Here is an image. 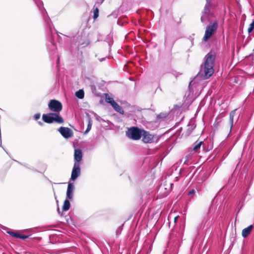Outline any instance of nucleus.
<instances>
[{
	"mask_svg": "<svg viewBox=\"0 0 254 254\" xmlns=\"http://www.w3.org/2000/svg\"><path fill=\"white\" fill-rule=\"evenodd\" d=\"M91 126H92L91 121L90 120H89L87 128L84 132L85 134L87 133L89 131V130L91 129Z\"/></svg>",
	"mask_w": 254,
	"mask_h": 254,
	"instance_id": "obj_20",
	"label": "nucleus"
},
{
	"mask_svg": "<svg viewBox=\"0 0 254 254\" xmlns=\"http://www.w3.org/2000/svg\"><path fill=\"white\" fill-rule=\"evenodd\" d=\"M9 234L11 236L15 237V235H19L18 234H16L13 232H9Z\"/></svg>",
	"mask_w": 254,
	"mask_h": 254,
	"instance_id": "obj_24",
	"label": "nucleus"
},
{
	"mask_svg": "<svg viewBox=\"0 0 254 254\" xmlns=\"http://www.w3.org/2000/svg\"><path fill=\"white\" fill-rule=\"evenodd\" d=\"M216 58L214 52H210L207 54L205 58V63L203 65H201L198 75L192 80L189 85L190 88L195 87L199 77L207 79L210 77L214 72L213 65Z\"/></svg>",
	"mask_w": 254,
	"mask_h": 254,
	"instance_id": "obj_1",
	"label": "nucleus"
},
{
	"mask_svg": "<svg viewBox=\"0 0 254 254\" xmlns=\"http://www.w3.org/2000/svg\"><path fill=\"white\" fill-rule=\"evenodd\" d=\"M58 131L66 139L71 137L73 134L72 130L66 127H61L58 129Z\"/></svg>",
	"mask_w": 254,
	"mask_h": 254,
	"instance_id": "obj_7",
	"label": "nucleus"
},
{
	"mask_svg": "<svg viewBox=\"0 0 254 254\" xmlns=\"http://www.w3.org/2000/svg\"><path fill=\"white\" fill-rule=\"evenodd\" d=\"M202 143V141H196V142H195L193 149V150L195 152H197L200 149Z\"/></svg>",
	"mask_w": 254,
	"mask_h": 254,
	"instance_id": "obj_16",
	"label": "nucleus"
},
{
	"mask_svg": "<svg viewBox=\"0 0 254 254\" xmlns=\"http://www.w3.org/2000/svg\"><path fill=\"white\" fill-rule=\"evenodd\" d=\"M48 106L51 111L55 112H60L62 109V104L56 100H51Z\"/></svg>",
	"mask_w": 254,
	"mask_h": 254,
	"instance_id": "obj_6",
	"label": "nucleus"
},
{
	"mask_svg": "<svg viewBox=\"0 0 254 254\" xmlns=\"http://www.w3.org/2000/svg\"><path fill=\"white\" fill-rule=\"evenodd\" d=\"M143 130L139 129L137 127H132L128 129L126 132L127 136L133 140L139 139L142 133Z\"/></svg>",
	"mask_w": 254,
	"mask_h": 254,
	"instance_id": "obj_3",
	"label": "nucleus"
},
{
	"mask_svg": "<svg viewBox=\"0 0 254 254\" xmlns=\"http://www.w3.org/2000/svg\"><path fill=\"white\" fill-rule=\"evenodd\" d=\"M98 15H99V10H98V8H96L94 10V18L96 19V18L98 17Z\"/></svg>",
	"mask_w": 254,
	"mask_h": 254,
	"instance_id": "obj_21",
	"label": "nucleus"
},
{
	"mask_svg": "<svg viewBox=\"0 0 254 254\" xmlns=\"http://www.w3.org/2000/svg\"><path fill=\"white\" fill-rule=\"evenodd\" d=\"M75 95L78 98L82 99L84 98V91H83V90H79L75 93Z\"/></svg>",
	"mask_w": 254,
	"mask_h": 254,
	"instance_id": "obj_17",
	"label": "nucleus"
},
{
	"mask_svg": "<svg viewBox=\"0 0 254 254\" xmlns=\"http://www.w3.org/2000/svg\"><path fill=\"white\" fill-rule=\"evenodd\" d=\"M73 190V186L71 183H69L66 191V197L67 198L70 199L72 198Z\"/></svg>",
	"mask_w": 254,
	"mask_h": 254,
	"instance_id": "obj_9",
	"label": "nucleus"
},
{
	"mask_svg": "<svg viewBox=\"0 0 254 254\" xmlns=\"http://www.w3.org/2000/svg\"><path fill=\"white\" fill-rule=\"evenodd\" d=\"M236 110H233L230 113V125L231 128L232 127L234 122V117L235 116Z\"/></svg>",
	"mask_w": 254,
	"mask_h": 254,
	"instance_id": "obj_14",
	"label": "nucleus"
},
{
	"mask_svg": "<svg viewBox=\"0 0 254 254\" xmlns=\"http://www.w3.org/2000/svg\"><path fill=\"white\" fill-rule=\"evenodd\" d=\"M74 159L77 161H80L82 157V152L80 149H75L74 150Z\"/></svg>",
	"mask_w": 254,
	"mask_h": 254,
	"instance_id": "obj_10",
	"label": "nucleus"
},
{
	"mask_svg": "<svg viewBox=\"0 0 254 254\" xmlns=\"http://www.w3.org/2000/svg\"><path fill=\"white\" fill-rule=\"evenodd\" d=\"M42 118L45 122L49 124L53 122H57L58 123H63L64 122L63 118L56 113L44 114Z\"/></svg>",
	"mask_w": 254,
	"mask_h": 254,
	"instance_id": "obj_2",
	"label": "nucleus"
},
{
	"mask_svg": "<svg viewBox=\"0 0 254 254\" xmlns=\"http://www.w3.org/2000/svg\"><path fill=\"white\" fill-rule=\"evenodd\" d=\"M106 101L107 103L110 104L111 105L115 102V101L112 98L107 96H106Z\"/></svg>",
	"mask_w": 254,
	"mask_h": 254,
	"instance_id": "obj_18",
	"label": "nucleus"
},
{
	"mask_svg": "<svg viewBox=\"0 0 254 254\" xmlns=\"http://www.w3.org/2000/svg\"><path fill=\"white\" fill-rule=\"evenodd\" d=\"M28 237V236H26V235H15V237L23 239V240L27 238Z\"/></svg>",
	"mask_w": 254,
	"mask_h": 254,
	"instance_id": "obj_22",
	"label": "nucleus"
},
{
	"mask_svg": "<svg viewBox=\"0 0 254 254\" xmlns=\"http://www.w3.org/2000/svg\"><path fill=\"white\" fill-rule=\"evenodd\" d=\"M194 192V190H192L191 191H190V194H191Z\"/></svg>",
	"mask_w": 254,
	"mask_h": 254,
	"instance_id": "obj_26",
	"label": "nucleus"
},
{
	"mask_svg": "<svg viewBox=\"0 0 254 254\" xmlns=\"http://www.w3.org/2000/svg\"><path fill=\"white\" fill-rule=\"evenodd\" d=\"M80 164L78 162H75L71 173V180L74 181L80 175Z\"/></svg>",
	"mask_w": 254,
	"mask_h": 254,
	"instance_id": "obj_8",
	"label": "nucleus"
},
{
	"mask_svg": "<svg viewBox=\"0 0 254 254\" xmlns=\"http://www.w3.org/2000/svg\"><path fill=\"white\" fill-rule=\"evenodd\" d=\"M40 114H36L35 115V118L36 120H38L40 118Z\"/></svg>",
	"mask_w": 254,
	"mask_h": 254,
	"instance_id": "obj_23",
	"label": "nucleus"
},
{
	"mask_svg": "<svg viewBox=\"0 0 254 254\" xmlns=\"http://www.w3.org/2000/svg\"><path fill=\"white\" fill-rule=\"evenodd\" d=\"M217 28V23L216 22H214L212 24L207 26L205 30L203 40L204 41H207L208 40L211 35L213 34V33L216 30Z\"/></svg>",
	"mask_w": 254,
	"mask_h": 254,
	"instance_id": "obj_4",
	"label": "nucleus"
},
{
	"mask_svg": "<svg viewBox=\"0 0 254 254\" xmlns=\"http://www.w3.org/2000/svg\"><path fill=\"white\" fill-rule=\"evenodd\" d=\"M141 136H142V141L145 143H152L158 140V137L144 130H143Z\"/></svg>",
	"mask_w": 254,
	"mask_h": 254,
	"instance_id": "obj_5",
	"label": "nucleus"
},
{
	"mask_svg": "<svg viewBox=\"0 0 254 254\" xmlns=\"http://www.w3.org/2000/svg\"><path fill=\"white\" fill-rule=\"evenodd\" d=\"M70 208V203L68 200L65 199L64 201V205L63 206V209L64 211L68 210Z\"/></svg>",
	"mask_w": 254,
	"mask_h": 254,
	"instance_id": "obj_15",
	"label": "nucleus"
},
{
	"mask_svg": "<svg viewBox=\"0 0 254 254\" xmlns=\"http://www.w3.org/2000/svg\"><path fill=\"white\" fill-rule=\"evenodd\" d=\"M253 228V226L252 225L249 226V227L244 229L242 231V236L243 237H247L251 232Z\"/></svg>",
	"mask_w": 254,
	"mask_h": 254,
	"instance_id": "obj_11",
	"label": "nucleus"
},
{
	"mask_svg": "<svg viewBox=\"0 0 254 254\" xmlns=\"http://www.w3.org/2000/svg\"><path fill=\"white\" fill-rule=\"evenodd\" d=\"M178 217H179L178 216H176L175 217V218H174V222L176 223L177 222V220Z\"/></svg>",
	"mask_w": 254,
	"mask_h": 254,
	"instance_id": "obj_25",
	"label": "nucleus"
},
{
	"mask_svg": "<svg viewBox=\"0 0 254 254\" xmlns=\"http://www.w3.org/2000/svg\"><path fill=\"white\" fill-rule=\"evenodd\" d=\"M254 22H253L252 23H251L249 25V27L248 29V31L249 33L252 32V31L254 30Z\"/></svg>",
	"mask_w": 254,
	"mask_h": 254,
	"instance_id": "obj_19",
	"label": "nucleus"
},
{
	"mask_svg": "<svg viewBox=\"0 0 254 254\" xmlns=\"http://www.w3.org/2000/svg\"><path fill=\"white\" fill-rule=\"evenodd\" d=\"M206 1H207V3H206V4L205 5V7H204V13H205V14L202 15L201 17V20L202 22H203L205 20V19L207 17V13L209 11V9H208V7L209 6V4H210V0H206Z\"/></svg>",
	"mask_w": 254,
	"mask_h": 254,
	"instance_id": "obj_12",
	"label": "nucleus"
},
{
	"mask_svg": "<svg viewBox=\"0 0 254 254\" xmlns=\"http://www.w3.org/2000/svg\"><path fill=\"white\" fill-rule=\"evenodd\" d=\"M112 106L116 111L121 114H124V111L123 109L116 102L112 105Z\"/></svg>",
	"mask_w": 254,
	"mask_h": 254,
	"instance_id": "obj_13",
	"label": "nucleus"
}]
</instances>
